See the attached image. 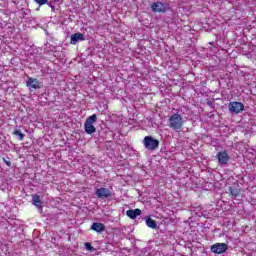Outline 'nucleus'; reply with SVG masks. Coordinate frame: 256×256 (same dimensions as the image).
Masks as SVG:
<instances>
[{
    "mask_svg": "<svg viewBox=\"0 0 256 256\" xmlns=\"http://www.w3.org/2000/svg\"><path fill=\"white\" fill-rule=\"evenodd\" d=\"M185 125V119L179 113L172 114L168 119V127L175 131L176 133H181L183 131V126Z\"/></svg>",
    "mask_w": 256,
    "mask_h": 256,
    "instance_id": "f257e3e1",
    "label": "nucleus"
},
{
    "mask_svg": "<svg viewBox=\"0 0 256 256\" xmlns=\"http://www.w3.org/2000/svg\"><path fill=\"white\" fill-rule=\"evenodd\" d=\"M93 123H97V114L89 116L84 123V129L88 135H93L97 131Z\"/></svg>",
    "mask_w": 256,
    "mask_h": 256,
    "instance_id": "f03ea898",
    "label": "nucleus"
},
{
    "mask_svg": "<svg viewBox=\"0 0 256 256\" xmlns=\"http://www.w3.org/2000/svg\"><path fill=\"white\" fill-rule=\"evenodd\" d=\"M143 143L148 151H155L159 147V140L153 138V136H145Z\"/></svg>",
    "mask_w": 256,
    "mask_h": 256,
    "instance_id": "7ed1b4c3",
    "label": "nucleus"
},
{
    "mask_svg": "<svg viewBox=\"0 0 256 256\" xmlns=\"http://www.w3.org/2000/svg\"><path fill=\"white\" fill-rule=\"evenodd\" d=\"M228 109L230 113L239 115V113H243V111H245V105L242 102L234 101L228 104Z\"/></svg>",
    "mask_w": 256,
    "mask_h": 256,
    "instance_id": "20e7f679",
    "label": "nucleus"
},
{
    "mask_svg": "<svg viewBox=\"0 0 256 256\" xmlns=\"http://www.w3.org/2000/svg\"><path fill=\"white\" fill-rule=\"evenodd\" d=\"M227 249H229V246L226 243H215L211 246V251L215 255H223L227 252Z\"/></svg>",
    "mask_w": 256,
    "mask_h": 256,
    "instance_id": "39448f33",
    "label": "nucleus"
},
{
    "mask_svg": "<svg viewBox=\"0 0 256 256\" xmlns=\"http://www.w3.org/2000/svg\"><path fill=\"white\" fill-rule=\"evenodd\" d=\"M153 13H165L169 9V4L162 2H154L151 5Z\"/></svg>",
    "mask_w": 256,
    "mask_h": 256,
    "instance_id": "423d86ee",
    "label": "nucleus"
},
{
    "mask_svg": "<svg viewBox=\"0 0 256 256\" xmlns=\"http://www.w3.org/2000/svg\"><path fill=\"white\" fill-rule=\"evenodd\" d=\"M95 195L98 199H109L112 193L111 190H109V188L101 187L96 189Z\"/></svg>",
    "mask_w": 256,
    "mask_h": 256,
    "instance_id": "0eeeda50",
    "label": "nucleus"
},
{
    "mask_svg": "<svg viewBox=\"0 0 256 256\" xmlns=\"http://www.w3.org/2000/svg\"><path fill=\"white\" fill-rule=\"evenodd\" d=\"M216 157L220 165H227V163H229V161L231 160V157L225 150L218 152Z\"/></svg>",
    "mask_w": 256,
    "mask_h": 256,
    "instance_id": "6e6552de",
    "label": "nucleus"
},
{
    "mask_svg": "<svg viewBox=\"0 0 256 256\" xmlns=\"http://www.w3.org/2000/svg\"><path fill=\"white\" fill-rule=\"evenodd\" d=\"M79 41H85V36L83 35V33L78 32V33L71 35L70 45H77V43H79Z\"/></svg>",
    "mask_w": 256,
    "mask_h": 256,
    "instance_id": "1a4fd4ad",
    "label": "nucleus"
},
{
    "mask_svg": "<svg viewBox=\"0 0 256 256\" xmlns=\"http://www.w3.org/2000/svg\"><path fill=\"white\" fill-rule=\"evenodd\" d=\"M26 85L30 87V89H41V82H39L37 78H28Z\"/></svg>",
    "mask_w": 256,
    "mask_h": 256,
    "instance_id": "9d476101",
    "label": "nucleus"
},
{
    "mask_svg": "<svg viewBox=\"0 0 256 256\" xmlns=\"http://www.w3.org/2000/svg\"><path fill=\"white\" fill-rule=\"evenodd\" d=\"M143 212L141 211V209L136 208V209H130L126 211V215L127 217H129L130 219H137V217H139V215H141Z\"/></svg>",
    "mask_w": 256,
    "mask_h": 256,
    "instance_id": "9b49d317",
    "label": "nucleus"
},
{
    "mask_svg": "<svg viewBox=\"0 0 256 256\" xmlns=\"http://www.w3.org/2000/svg\"><path fill=\"white\" fill-rule=\"evenodd\" d=\"M92 231H95L96 233H103L105 231V224L100 223V222H94L91 225Z\"/></svg>",
    "mask_w": 256,
    "mask_h": 256,
    "instance_id": "f8f14e48",
    "label": "nucleus"
},
{
    "mask_svg": "<svg viewBox=\"0 0 256 256\" xmlns=\"http://www.w3.org/2000/svg\"><path fill=\"white\" fill-rule=\"evenodd\" d=\"M33 205L38 209H41V196L34 194L32 196Z\"/></svg>",
    "mask_w": 256,
    "mask_h": 256,
    "instance_id": "ddd939ff",
    "label": "nucleus"
},
{
    "mask_svg": "<svg viewBox=\"0 0 256 256\" xmlns=\"http://www.w3.org/2000/svg\"><path fill=\"white\" fill-rule=\"evenodd\" d=\"M146 225L150 229H157V222L153 220L150 216L146 219Z\"/></svg>",
    "mask_w": 256,
    "mask_h": 256,
    "instance_id": "4468645a",
    "label": "nucleus"
},
{
    "mask_svg": "<svg viewBox=\"0 0 256 256\" xmlns=\"http://www.w3.org/2000/svg\"><path fill=\"white\" fill-rule=\"evenodd\" d=\"M229 193L232 197H239V195H241V189L237 187H230Z\"/></svg>",
    "mask_w": 256,
    "mask_h": 256,
    "instance_id": "2eb2a0df",
    "label": "nucleus"
},
{
    "mask_svg": "<svg viewBox=\"0 0 256 256\" xmlns=\"http://www.w3.org/2000/svg\"><path fill=\"white\" fill-rule=\"evenodd\" d=\"M13 135H16L18 137L19 141H23V139H25V134H23L21 132V130H15L13 132Z\"/></svg>",
    "mask_w": 256,
    "mask_h": 256,
    "instance_id": "dca6fc26",
    "label": "nucleus"
},
{
    "mask_svg": "<svg viewBox=\"0 0 256 256\" xmlns=\"http://www.w3.org/2000/svg\"><path fill=\"white\" fill-rule=\"evenodd\" d=\"M35 3H37L38 5L43 6V5H47V3H49V0H34Z\"/></svg>",
    "mask_w": 256,
    "mask_h": 256,
    "instance_id": "f3484780",
    "label": "nucleus"
},
{
    "mask_svg": "<svg viewBox=\"0 0 256 256\" xmlns=\"http://www.w3.org/2000/svg\"><path fill=\"white\" fill-rule=\"evenodd\" d=\"M84 245H85L87 251H95V248L92 247L91 243L86 242Z\"/></svg>",
    "mask_w": 256,
    "mask_h": 256,
    "instance_id": "a211bd4d",
    "label": "nucleus"
},
{
    "mask_svg": "<svg viewBox=\"0 0 256 256\" xmlns=\"http://www.w3.org/2000/svg\"><path fill=\"white\" fill-rule=\"evenodd\" d=\"M4 163H6L7 167H11V161L4 160Z\"/></svg>",
    "mask_w": 256,
    "mask_h": 256,
    "instance_id": "6ab92c4d",
    "label": "nucleus"
}]
</instances>
